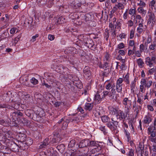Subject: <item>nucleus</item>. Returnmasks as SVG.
I'll return each mask as SVG.
<instances>
[{"instance_id": "6e6d98bb", "label": "nucleus", "mask_w": 156, "mask_h": 156, "mask_svg": "<svg viewBox=\"0 0 156 156\" xmlns=\"http://www.w3.org/2000/svg\"><path fill=\"white\" fill-rule=\"evenodd\" d=\"M101 120L103 122H108L109 120V118L106 115L103 116L101 117Z\"/></svg>"}, {"instance_id": "09e8293b", "label": "nucleus", "mask_w": 156, "mask_h": 156, "mask_svg": "<svg viewBox=\"0 0 156 156\" xmlns=\"http://www.w3.org/2000/svg\"><path fill=\"white\" fill-rule=\"evenodd\" d=\"M137 5L139 6V7L142 8H144L146 7V4L143 1H140L139 3H137Z\"/></svg>"}, {"instance_id": "7c9ffc66", "label": "nucleus", "mask_w": 156, "mask_h": 156, "mask_svg": "<svg viewBox=\"0 0 156 156\" xmlns=\"http://www.w3.org/2000/svg\"><path fill=\"white\" fill-rule=\"evenodd\" d=\"M47 5L49 8H51L52 5L57 2L58 0H47Z\"/></svg>"}, {"instance_id": "680f3d73", "label": "nucleus", "mask_w": 156, "mask_h": 156, "mask_svg": "<svg viewBox=\"0 0 156 156\" xmlns=\"http://www.w3.org/2000/svg\"><path fill=\"white\" fill-rule=\"evenodd\" d=\"M149 148L151 151H152L153 152H156V145L154 144L152 147L149 146Z\"/></svg>"}, {"instance_id": "c03bdc74", "label": "nucleus", "mask_w": 156, "mask_h": 156, "mask_svg": "<svg viewBox=\"0 0 156 156\" xmlns=\"http://www.w3.org/2000/svg\"><path fill=\"white\" fill-rule=\"evenodd\" d=\"M98 144L96 143V142L94 141H90L89 140V143H88V146L91 147H97V145Z\"/></svg>"}, {"instance_id": "5fc2aeb1", "label": "nucleus", "mask_w": 156, "mask_h": 156, "mask_svg": "<svg viewBox=\"0 0 156 156\" xmlns=\"http://www.w3.org/2000/svg\"><path fill=\"white\" fill-rule=\"evenodd\" d=\"M134 150L132 148L129 149V151L126 155L127 156H134Z\"/></svg>"}, {"instance_id": "f03ea898", "label": "nucleus", "mask_w": 156, "mask_h": 156, "mask_svg": "<svg viewBox=\"0 0 156 156\" xmlns=\"http://www.w3.org/2000/svg\"><path fill=\"white\" fill-rule=\"evenodd\" d=\"M14 108L17 109L18 110L17 112H15L12 114V116L14 117L13 119L15 121L14 126L16 127H19V122H20V111L18 109L19 108V104H16L14 106Z\"/></svg>"}, {"instance_id": "4be33fe9", "label": "nucleus", "mask_w": 156, "mask_h": 156, "mask_svg": "<svg viewBox=\"0 0 156 156\" xmlns=\"http://www.w3.org/2000/svg\"><path fill=\"white\" fill-rule=\"evenodd\" d=\"M11 95V93L10 91L4 93L2 96V99L6 101L10 100Z\"/></svg>"}, {"instance_id": "f3484780", "label": "nucleus", "mask_w": 156, "mask_h": 156, "mask_svg": "<svg viewBox=\"0 0 156 156\" xmlns=\"http://www.w3.org/2000/svg\"><path fill=\"white\" fill-rule=\"evenodd\" d=\"M25 141L24 148H23L24 150H26L27 149L28 147V146L31 145L33 143L32 140L30 138H28L26 139L25 137Z\"/></svg>"}, {"instance_id": "603ef678", "label": "nucleus", "mask_w": 156, "mask_h": 156, "mask_svg": "<svg viewBox=\"0 0 156 156\" xmlns=\"http://www.w3.org/2000/svg\"><path fill=\"white\" fill-rule=\"evenodd\" d=\"M78 39L80 41H83L84 42L86 40V38L83 34L80 35L78 36Z\"/></svg>"}, {"instance_id": "0e129e2a", "label": "nucleus", "mask_w": 156, "mask_h": 156, "mask_svg": "<svg viewBox=\"0 0 156 156\" xmlns=\"http://www.w3.org/2000/svg\"><path fill=\"white\" fill-rule=\"evenodd\" d=\"M147 49V47L144 46V44H141L140 46V51L142 52L144 51L145 48Z\"/></svg>"}, {"instance_id": "4c0bfd02", "label": "nucleus", "mask_w": 156, "mask_h": 156, "mask_svg": "<svg viewBox=\"0 0 156 156\" xmlns=\"http://www.w3.org/2000/svg\"><path fill=\"white\" fill-rule=\"evenodd\" d=\"M115 89L118 93H121L122 90V85H120L116 84Z\"/></svg>"}, {"instance_id": "9b49d317", "label": "nucleus", "mask_w": 156, "mask_h": 156, "mask_svg": "<svg viewBox=\"0 0 156 156\" xmlns=\"http://www.w3.org/2000/svg\"><path fill=\"white\" fill-rule=\"evenodd\" d=\"M70 5L75 9H80V8H81L80 7L81 3L78 0H74L70 3Z\"/></svg>"}, {"instance_id": "5701e85b", "label": "nucleus", "mask_w": 156, "mask_h": 156, "mask_svg": "<svg viewBox=\"0 0 156 156\" xmlns=\"http://www.w3.org/2000/svg\"><path fill=\"white\" fill-rule=\"evenodd\" d=\"M143 23H139L138 26L136 28V32L140 34L145 31V29L143 28Z\"/></svg>"}, {"instance_id": "f257e3e1", "label": "nucleus", "mask_w": 156, "mask_h": 156, "mask_svg": "<svg viewBox=\"0 0 156 156\" xmlns=\"http://www.w3.org/2000/svg\"><path fill=\"white\" fill-rule=\"evenodd\" d=\"M145 63L149 68L154 67L156 64V56L147 57L145 58Z\"/></svg>"}, {"instance_id": "20e7f679", "label": "nucleus", "mask_w": 156, "mask_h": 156, "mask_svg": "<svg viewBox=\"0 0 156 156\" xmlns=\"http://www.w3.org/2000/svg\"><path fill=\"white\" fill-rule=\"evenodd\" d=\"M153 83L152 80H149V78H143L140 81V84L144 85V87L147 89L151 87Z\"/></svg>"}, {"instance_id": "4d7b16f0", "label": "nucleus", "mask_w": 156, "mask_h": 156, "mask_svg": "<svg viewBox=\"0 0 156 156\" xmlns=\"http://www.w3.org/2000/svg\"><path fill=\"white\" fill-rule=\"evenodd\" d=\"M135 31V29H132L130 30L129 38L130 39H132L133 38L134 35Z\"/></svg>"}, {"instance_id": "b1692460", "label": "nucleus", "mask_w": 156, "mask_h": 156, "mask_svg": "<svg viewBox=\"0 0 156 156\" xmlns=\"http://www.w3.org/2000/svg\"><path fill=\"white\" fill-rule=\"evenodd\" d=\"M115 87V85L114 83L112 82H110L106 84L105 87L107 90H109L112 89Z\"/></svg>"}, {"instance_id": "864d4df0", "label": "nucleus", "mask_w": 156, "mask_h": 156, "mask_svg": "<svg viewBox=\"0 0 156 156\" xmlns=\"http://www.w3.org/2000/svg\"><path fill=\"white\" fill-rule=\"evenodd\" d=\"M136 81L134 80L132 81L130 84L131 90L133 91L134 89L135 88Z\"/></svg>"}, {"instance_id": "f8f14e48", "label": "nucleus", "mask_w": 156, "mask_h": 156, "mask_svg": "<svg viewBox=\"0 0 156 156\" xmlns=\"http://www.w3.org/2000/svg\"><path fill=\"white\" fill-rule=\"evenodd\" d=\"M28 80V76L27 75H24L20 77V83L27 86L28 84L27 82Z\"/></svg>"}, {"instance_id": "de8ad7c7", "label": "nucleus", "mask_w": 156, "mask_h": 156, "mask_svg": "<svg viewBox=\"0 0 156 156\" xmlns=\"http://www.w3.org/2000/svg\"><path fill=\"white\" fill-rule=\"evenodd\" d=\"M30 82L33 84L35 85L37 84L38 83V80L35 79L34 77H32L30 80Z\"/></svg>"}, {"instance_id": "c756f323", "label": "nucleus", "mask_w": 156, "mask_h": 156, "mask_svg": "<svg viewBox=\"0 0 156 156\" xmlns=\"http://www.w3.org/2000/svg\"><path fill=\"white\" fill-rule=\"evenodd\" d=\"M48 141V138H46L43 141V143L40 144V148H42L44 147H45L48 145L49 144Z\"/></svg>"}, {"instance_id": "393cba45", "label": "nucleus", "mask_w": 156, "mask_h": 156, "mask_svg": "<svg viewBox=\"0 0 156 156\" xmlns=\"http://www.w3.org/2000/svg\"><path fill=\"white\" fill-rule=\"evenodd\" d=\"M138 12L141 14L143 16H144L147 13V11L144 9V8L139 7L137 9Z\"/></svg>"}, {"instance_id": "e2e57ef3", "label": "nucleus", "mask_w": 156, "mask_h": 156, "mask_svg": "<svg viewBox=\"0 0 156 156\" xmlns=\"http://www.w3.org/2000/svg\"><path fill=\"white\" fill-rule=\"evenodd\" d=\"M39 35L38 34H36L35 35L33 36L31 39V41L33 42L35 41L36 40V38L39 37Z\"/></svg>"}, {"instance_id": "473e14b6", "label": "nucleus", "mask_w": 156, "mask_h": 156, "mask_svg": "<svg viewBox=\"0 0 156 156\" xmlns=\"http://www.w3.org/2000/svg\"><path fill=\"white\" fill-rule=\"evenodd\" d=\"M106 125L111 130L114 131L116 130V132H117L116 128L111 123V122H108L106 124Z\"/></svg>"}, {"instance_id": "ea45409f", "label": "nucleus", "mask_w": 156, "mask_h": 156, "mask_svg": "<svg viewBox=\"0 0 156 156\" xmlns=\"http://www.w3.org/2000/svg\"><path fill=\"white\" fill-rule=\"evenodd\" d=\"M131 47H133V48H134V47H136L133 40H130L129 42L128 49H131Z\"/></svg>"}, {"instance_id": "8fccbe9b", "label": "nucleus", "mask_w": 156, "mask_h": 156, "mask_svg": "<svg viewBox=\"0 0 156 156\" xmlns=\"http://www.w3.org/2000/svg\"><path fill=\"white\" fill-rule=\"evenodd\" d=\"M123 80L126 82V83L129 84V74L127 73L124 78Z\"/></svg>"}, {"instance_id": "bb28decb", "label": "nucleus", "mask_w": 156, "mask_h": 156, "mask_svg": "<svg viewBox=\"0 0 156 156\" xmlns=\"http://www.w3.org/2000/svg\"><path fill=\"white\" fill-rule=\"evenodd\" d=\"M59 9L60 10L65 12H67L69 11V7L67 5L59 6Z\"/></svg>"}, {"instance_id": "ddd939ff", "label": "nucleus", "mask_w": 156, "mask_h": 156, "mask_svg": "<svg viewBox=\"0 0 156 156\" xmlns=\"http://www.w3.org/2000/svg\"><path fill=\"white\" fill-rule=\"evenodd\" d=\"M147 130L148 134L150 135V136L149 137H155L156 129L150 126L148 128Z\"/></svg>"}, {"instance_id": "2eb2a0df", "label": "nucleus", "mask_w": 156, "mask_h": 156, "mask_svg": "<svg viewBox=\"0 0 156 156\" xmlns=\"http://www.w3.org/2000/svg\"><path fill=\"white\" fill-rule=\"evenodd\" d=\"M89 140L85 139L81 140L79 143L78 147L80 148H83L88 146Z\"/></svg>"}, {"instance_id": "aec40b11", "label": "nucleus", "mask_w": 156, "mask_h": 156, "mask_svg": "<svg viewBox=\"0 0 156 156\" xmlns=\"http://www.w3.org/2000/svg\"><path fill=\"white\" fill-rule=\"evenodd\" d=\"M122 103L125 106H132L131 100L127 98H125L123 100Z\"/></svg>"}, {"instance_id": "412c9836", "label": "nucleus", "mask_w": 156, "mask_h": 156, "mask_svg": "<svg viewBox=\"0 0 156 156\" xmlns=\"http://www.w3.org/2000/svg\"><path fill=\"white\" fill-rule=\"evenodd\" d=\"M55 20L56 21L57 24H62L66 22V20L65 17L61 16L58 18H55Z\"/></svg>"}, {"instance_id": "c9c22d12", "label": "nucleus", "mask_w": 156, "mask_h": 156, "mask_svg": "<svg viewBox=\"0 0 156 156\" xmlns=\"http://www.w3.org/2000/svg\"><path fill=\"white\" fill-rule=\"evenodd\" d=\"M116 93L115 89L114 87L112 88L111 90L109 91V97H110L111 99L113 98L115 96Z\"/></svg>"}, {"instance_id": "1a4fd4ad", "label": "nucleus", "mask_w": 156, "mask_h": 156, "mask_svg": "<svg viewBox=\"0 0 156 156\" xmlns=\"http://www.w3.org/2000/svg\"><path fill=\"white\" fill-rule=\"evenodd\" d=\"M32 22L33 20L31 18H30V19L25 18L23 21V26L25 27H28L31 28L33 26L32 24Z\"/></svg>"}, {"instance_id": "58836bf2", "label": "nucleus", "mask_w": 156, "mask_h": 156, "mask_svg": "<svg viewBox=\"0 0 156 156\" xmlns=\"http://www.w3.org/2000/svg\"><path fill=\"white\" fill-rule=\"evenodd\" d=\"M109 30L107 29H106L105 30L104 33V38L106 41H108V38L109 37Z\"/></svg>"}, {"instance_id": "69168bd1", "label": "nucleus", "mask_w": 156, "mask_h": 156, "mask_svg": "<svg viewBox=\"0 0 156 156\" xmlns=\"http://www.w3.org/2000/svg\"><path fill=\"white\" fill-rule=\"evenodd\" d=\"M83 16L81 17L82 19H84L86 21L89 20V18L88 17L89 16V15L83 14Z\"/></svg>"}, {"instance_id": "39448f33", "label": "nucleus", "mask_w": 156, "mask_h": 156, "mask_svg": "<svg viewBox=\"0 0 156 156\" xmlns=\"http://www.w3.org/2000/svg\"><path fill=\"white\" fill-rule=\"evenodd\" d=\"M69 122V120L66 118L64 117L60 119L58 122V123L60 125L62 129H64L67 127Z\"/></svg>"}, {"instance_id": "052dcab7", "label": "nucleus", "mask_w": 156, "mask_h": 156, "mask_svg": "<svg viewBox=\"0 0 156 156\" xmlns=\"http://www.w3.org/2000/svg\"><path fill=\"white\" fill-rule=\"evenodd\" d=\"M123 81V79L122 78H119L118 79L116 82V84L120 85H122V83Z\"/></svg>"}, {"instance_id": "e433bc0d", "label": "nucleus", "mask_w": 156, "mask_h": 156, "mask_svg": "<svg viewBox=\"0 0 156 156\" xmlns=\"http://www.w3.org/2000/svg\"><path fill=\"white\" fill-rule=\"evenodd\" d=\"M131 106H125L124 107V113L127 116L129 115L130 110Z\"/></svg>"}, {"instance_id": "2f4dec72", "label": "nucleus", "mask_w": 156, "mask_h": 156, "mask_svg": "<svg viewBox=\"0 0 156 156\" xmlns=\"http://www.w3.org/2000/svg\"><path fill=\"white\" fill-rule=\"evenodd\" d=\"M149 5L151 9H155L156 8V0H151L150 2Z\"/></svg>"}, {"instance_id": "6ab92c4d", "label": "nucleus", "mask_w": 156, "mask_h": 156, "mask_svg": "<svg viewBox=\"0 0 156 156\" xmlns=\"http://www.w3.org/2000/svg\"><path fill=\"white\" fill-rule=\"evenodd\" d=\"M108 109L110 113L114 115L116 114H117L119 110L118 107H114L111 106L108 107Z\"/></svg>"}, {"instance_id": "dca6fc26", "label": "nucleus", "mask_w": 156, "mask_h": 156, "mask_svg": "<svg viewBox=\"0 0 156 156\" xmlns=\"http://www.w3.org/2000/svg\"><path fill=\"white\" fill-rule=\"evenodd\" d=\"M100 93H101L97 92L95 94L94 97V100L96 102V104H98L101 101L102 98H103L100 96Z\"/></svg>"}, {"instance_id": "72a5a7b5", "label": "nucleus", "mask_w": 156, "mask_h": 156, "mask_svg": "<svg viewBox=\"0 0 156 156\" xmlns=\"http://www.w3.org/2000/svg\"><path fill=\"white\" fill-rule=\"evenodd\" d=\"M114 8H115L116 9H123L124 8V6L122 3L118 2L115 5Z\"/></svg>"}, {"instance_id": "423d86ee", "label": "nucleus", "mask_w": 156, "mask_h": 156, "mask_svg": "<svg viewBox=\"0 0 156 156\" xmlns=\"http://www.w3.org/2000/svg\"><path fill=\"white\" fill-rule=\"evenodd\" d=\"M104 143L102 142H99L96 147L92 149L90 151L92 154H95L96 153L100 151L104 147Z\"/></svg>"}, {"instance_id": "6e6552de", "label": "nucleus", "mask_w": 156, "mask_h": 156, "mask_svg": "<svg viewBox=\"0 0 156 156\" xmlns=\"http://www.w3.org/2000/svg\"><path fill=\"white\" fill-rule=\"evenodd\" d=\"M116 116L118 119L122 120L125 119L127 116L122 111L119 110L116 114Z\"/></svg>"}, {"instance_id": "79ce46f5", "label": "nucleus", "mask_w": 156, "mask_h": 156, "mask_svg": "<svg viewBox=\"0 0 156 156\" xmlns=\"http://www.w3.org/2000/svg\"><path fill=\"white\" fill-rule=\"evenodd\" d=\"M27 120L26 119L23 117L20 118V126H23L26 124Z\"/></svg>"}, {"instance_id": "cd10ccee", "label": "nucleus", "mask_w": 156, "mask_h": 156, "mask_svg": "<svg viewBox=\"0 0 156 156\" xmlns=\"http://www.w3.org/2000/svg\"><path fill=\"white\" fill-rule=\"evenodd\" d=\"M136 62L139 67L141 68L144 66V62L142 59L139 58L137 59Z\"/></svg>"}, {"instance_id": "a19ab883", "label": "nucleus", "mask_w": 156, "mask_h": 156, "mask_svg": "<svg viewBox=\"0 0 156 156\" xmlns=\"http://www.w3.org/2000/svg\"><path fill=\"white\" fill-rule=\"evenodd\" d=\"M138 148L140 149L139 150L141 151V153L142 154L144 152V145L143 143L142 142L139 143Z\"/></svg>"}, {"instance_id": "9d476101", "label": "nucleus", "mask_w": 156, "mask_h": 156, "mask_svg": "<svg viewBox=\"0 0 156 156\" xmlns=\"http://www.w3.org/2000/svg\"><path fill=\"white\" fill-rule=\"evenodd\" d=\"M20 149H21L23 150H24L23 148H24L25 145V137H26V135L23 134L21 133L20 132Z\"/></svg>"}, {"instance_id": "49530a36", "label": "nucleus", "mask_w": 156, "mask_h": 156, "mask_svg": "<svg viewBox=\"0 0 156 156\" xmlns=\"http://www.w3.org/2000/svg\"><path fill=\"white\" fill-rule=\"evenodd\" d=\"M149 16V18L148 20L147 23L148 24H150L154 20L155 16L153 15L151 13Z\"/></svg>"}, {"instance_id": "0eeeda50", "label": "nucleus", "mask_w": 156, "mask_h": 156, "mask_svg": "<svg viewBox=\"0 0 156 156\" xmlns=\"http://www.w3.org/2000/svg\"><path fill=\"white\" fill-rule=\"evenodd\" d=\"M91 72L88 66H85L83 71V76L84 77L87 79H90L91 77Z\"/></svg>"}, {"instance_id": "c85d7f7f", "label": "nucleus", "mask_w": 156, "mask_h": 156, "mask_svg": "<svg viewBox=\"0 0 156 156\" xmlns=\"http://www.w3.org/2000/svg\"><path fill=\"white\" fill-rule=\"evenodd\" d=\"M75 50V48L73 47H71L68 48L64 51V52L65 54H68L69 53H72Z\"/></svg>"}, {"instance_id": "774afa93", "label": "nucleus", "mask_w": 156, "mask_h": 156, "mask_svg": "<svg viewBox=\"0 0 156 156\" xmlns=\"http://www.w3.org/2000/svg\"><path fill=\"white\" fill-rule=\"evenodd\" d=\"M137 98V102L139 103L140 105H142L143 104V98Z\"/></svg>"}, {"instance_id": "a18cd8bd", "label": "nucleus", "mask_w": 156, "mask_h": 156, "mask_svg": "<svg viewBox=\"0 0 156 156\" xmlns=\"http://www.w3.org/2000/svg\"><path fill=\"white\" fill-rule=\"evenodd\" d=\"M156 68L154 67L150 69L148 71V75H151L153 74L154 73H156Z\"/></svg>"}, {"instance_id": "f704fd0d", "label": "nucleus", "mask_w": 156, "mask_h": 156, "mask_svg": "<svg viewBox=\"0 0 156 156\" xmlns=\"http://www.w3.org/2000/svg\"><path fill=\"white\" fill-rule=\"evenodd\" d=\"M93 106V105L92 104L86 103L85 104L84 108L90 111L92 109Z\"/></svg>"}, {"instance_id": "a211bd4d", "label": "nucleus", "mask_w": 156, "mask_h": 156, "mask_svg": "<svg viewBox=\"0 0 156 156\" xmlns=\"http://www.w3.org/2000/svg\"><path fill=\"white\" fill-rule=\"evenodd\" d=\"M10 119H8L6 120H5L0 118V124L4 126H9L10 124Z\"/></svg>"}, {"instance_id": "37998d69", "label": "nucleus", "mask_w": 156, "mask_h": 156, "mask_svg": "<svg viewBox=\"0 0 156 156\" xmlns=\"http://www.w3.org/2000/svg\"><path fill=\"white\" fill-rule=\"evenodd\" d=\"M136 50V47H134L132 49H130L128 51V55L130 56L134 54Z\"/></svg>"}, {"instance_id": "13d9d810", "label": "nucleus", "mask_w": 156, "mask_h": 156, "mask_svg": "<svg viewBox=\"0 0 156 156\" xmlns=\"http://www.w3.org/2000/svg\"><path fill=\"white\" fill-rule=\"evenodd\" d=\"M110 32H111L112 35L113 37H115L116 34V27H113L112 28L110 29Z\"/></svg>"}, {"instance_id": "a878e982", "label": "nucleus", "mask_w": 156, "mask_h": 156, "mask_svg": "<svg viewBox=\"0 0 156 156\" xmlns=\"http://www.w3.org/2000/svg\"><path fill=\"white\" fill-rule=\"evenodd\" d=\"M84 45L89 48H91L93 47L94 45L93 41L90 39L87 40V41L86 40L84 42Z\"/></svg>"}, {"instance_id": "3c124183", "label": "nucleus", "mask_w": 156, "mask_h": 156, "mask_svg": "<svg viewBox=\"0 0 156 156\" xmlns=\"http://www.w3.org/2000/svg\"><path fill=\"white\" fill-rule=\"evenodd\" d=\"M135 19L137 20H139L138 22L140 23H143L144 20L142 19V18L140 15L137 14L135 17Z\"/></svg>"}, {"instance_id": "bf43d9fd", "label": "nucleus", "mask_w": 156, "mask_h": 156, "mask_svg": "<svg viewBox=\"0 0 156 156\" xmlns=\"http://www.w3.org/2000/svg\"><path fill=\"white\" fill-rule=\"evenodd\" d=\"M112 121L111 122L112 123L113 125L116 128L117 127V126L118 124V122L116 120H114V119L112 117L111 118Z\"/></svg>"}, {"instance_id": "4468645a", "label": "nucleus", "mask_w": 156, "mask_h": 156, "mask_svg": "<svg viewBox=\"0 0 156 156\" xmlns=\"http://www.w3.org/2000/svg\"><path fill=\"white\" fill-rule=\"evenodd\" d=\"M152 120L151 116L149 114L145 115L143 121V122L145 124H149Z\"/></svg>"}, {"instance_id": "338daca9", "label": "nucleus", "mask_w": 156, "mask_h": 156, "mask_svg": "<svg viewBox=\"0 0 156 156\" xmlns=\"http://www.w3.org/2000/svg\"><path fill=\"white\" fill-rule=\"evenodd\" d=\"M126 52V51H124L123 50H120L118 51V53L119 55L123 56L124 55Z\"/></svg>"}, {"instance_id": "7ed1b4c3", "label": "nucleus", "mask_w": 156, "mask_h": 156, "mask_svg": "<svg viewBox=\"0 0 156 156\" xmlns=\"http://www.w3.org/2000/svg\"><path fill=\"white\" fill-rule=\"evenodd\" d=\"M104 61L105 62V63L104 66L103 67L106 68L110 66V65L112 64L111 61V57L110 54L108 52H106L104 54Z\"/></svg>"}]
</instances>
